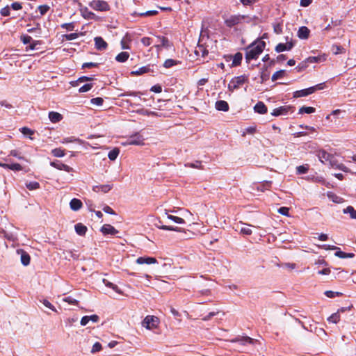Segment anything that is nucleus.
<instances>
[{
  "instance_id": "obj_34",
  "label": "nucleus",
  "mask_w": 356,
  "mask_h": 356,
  "mask_svg": "<svg viewBox=\"0 0 356 356\" xmlns=\"http://www.w3.org/2000/svg\"><path fill=\"white\" fill-rule=\"evenodd\" d=\"M232 342H236L238 341L241 344L245 345L246 343H253L254 340L249 337H245L240 339H234L232 341Z\"/></svg>"
},
{
  "instance_id": "obj_19",
  "label": "nucleus",
  "mask_w": 356,
  "mask_h": 356,
  "mask_svg": "<svg viewBox=\"0 0 356 356\" xmlns=\"http://www.w3.org/2000/svg\"><path fill=\"white\" fill-rule=\"evenodd\" d=\"M164 214L166 216L168 219L172 220L175 223H177V224H184L185 223V220L184 218L169 214L168 211L166 209L164 211Z\"/></svg>"
},
{
  "instance_id": "obj_16",
  "label": "nucleus",
  "mask_w": 356,
  "mask_h": 356,
  "mask_svg": "<svg viewBox=\"0 0 356 356\" xmlns=\"http://www.w3.org/2000/svg\"><path fill=\"white\" fill-rule=\"evenodd\" d=\"M131 36L129 34H126L121 40L120 44L122 49H129V43L131 42Z\"/></svg>"
},
{
  "instance_id": "obj_31",
  "label": "nucleus",
  "mask_w": 356,
  "mask_h": 356,
  "mask_svg": "<svg viewBox=\"0 0 356 356\" xmlns=\"http://www.w3.org/2000/svg\"><path fill=\"white\" fill-rule=\"evenodd\" d=\"M334 255L339 258L341 259H346V258H353L354 257L353 253H346L344 252H342L341 250H337V252H335Z\"/></svg>"
},
{
  "instance_id": "obj_39",
  "label": "nucleus",
  "mask_w": 356,
  "mask_h": 356,
  "mask_svg": "<svg viewBox=\"0 0 356 356\" xmlns=\"http://www.w3.org/2000/svg\"><path fill=\"white\" fill-rule=\"evenodd\" d=\"M103 282H104V284L106 286H108L109 288H111L115 292H117L118 293H122L120 289H119V288L118 287V286L114 284H113L112 282H109V281H108V280H106L105 279L103 280Z\"/></svg>"
},
{
  "instance_id": "obj_43",
  "label": "nucleus",
  "mask_w": 356,
  "mask_h": 356,
  "mask_svg": "<svg viewBox=\"0 0 356 356\" xmlns=\"http://www.w3.org/2000/svg\"><path fill=\"white\" fill-rule=\"evenodd\" d=\"M74 142H77L79 143H83L82 140H81L80 139L76 138L75 137H73V136L72 137L65 138L61 141V143H63V144L68 143H74Z\"/></svg>"
},
{
  "instance_id": "obj_45",
  "label": "nucleus",
  "mask_w": 356,
  "mask_h": 356,
  "mask_svg": "<svg viewBox=\"0 0 356 356\" xmlns=\"http://www.w3.org/2000/svg\"><path fill=\"white\" fill-rule=\"evenodd\" d=\"M26 186L29 190H36L40 188V184L37 181H31L26 183Z\"/></svg>"
},
{
  "instance_id": "obj_42",
  "label": "nucleus",
  "mask_w": 356,
  "mask_h": 356,
  "mask_svg": "<svg viewBox=\"0 0 356 356\" xmlns=\"http://www.w3.org/2000/svg\"><path fill=\"white\" fill-rule=\"evenodd\" d=\"M156 227L159 229H163V230L180 232V229L177 227H172V226H168V225H156Z\"/></svg>"
},
{
  "instance_id": "obj_44",
  "label": "nucleus",
  "mask_w": 356,
  "mask_h": 356,
  "mask_svg": "<svg viewBox=\"0 0 356 356\" xmlns=\"http://www.w3.org/2000/svg\"><path fill=\"white\" fill-rule=\"evenodd\" d=\"M51 154L56 157H63L65 156V152L60 148H56L51 150Z\"/></svg>"
},
{
  "instance_id": "obj_36",
  "label": "nucleus",
  "mask_w": 356,
  "mask_h": 356,
  "mask_svg": "<svg viewBox=\"0 0 356 356\" xmlns=\"http://www.w3.org/2000/svg\"><path fill=\"white\" fill-rule=\"evenodd\" d=\"M324 294L329 298H334L335 297H340L343 296L341 292L333 291H325Z\"/></svg>"
},
{
  "instance_id": "obj_58",
  "label": "nucleus",
  "mask_w": 356,
  "mask_h": 356,
  "mask_svg": "<svg viewBox=\"0 0 356 356\" xmlns=\"http://www.w3.org/2000/svg\"><path fill=\"white\" fill-rule=\"evenodd\" d=\"M102 210L106 213H108L111 215H115V212L113 211V209L108 205H105L103 207Z\"/></svg>"
},
{
  "instance_id": "obj_10",
  "label": "nucleus",
  "mask_w": 356,
  "mask_h": 356,
  "mask_svg": "<svg viewBox=\"0 0 356 356\" xmlns=\"http://www.w3.org/2000/svg\"><path fill=\"white\" fill-rule=\"evenodd\" d=\"M293 42L292 41L287 42L286 43H280L275 47V51L278 53L284 51H289L293 47Z\"/></svg>"
},
{
  "instance_id": "obj_27",
  "label": "nucleus",
  "mask_w": 356,
  "mask_h": 356,
  "mask_svg": "<svg viewBox=\"0 0 356 356\" xmlns=\"http://www.w3.org/2000/svg\"><path fill=\"white\" fill-rule=\"evenodd\" d=\"M306 63H319L325 60V56H310L305 59Z\"/></svg>"
},
{
  "instance_id": "obj_2",
  "label": "nucleus",
  "mask_w": 356,
  "mask_h": 356,
  "mask_svg": "<svg viewBox=\"0 0 356 356\" xmlns=\"http://www.w3.org/2000/svg\"><path fill=\"white\" fill-rule=\"evenodd\" d=\"M248 81V76L243 74L238 76H235L231 79L228 84V90L233 92L235 90L238 89L244 83Z\"/></svg>"
},
{
  "instance_id": "obj_63",
  "label": "nucleus",
  "mask_w": 356,
  "mask_h": 356,
  "mask_svg": "<svg viewBox=\"0 0 356 356\" xmlns=\"http://www.w3.org/2000/svg\"><path fill=\"white\" fill-rule=\"evenodd\" d=\"M282 266L284 268L292 270L296 268V266L293 263H285V264H282Z\"/></svg>"
},
{
  "instance_id": "obj_61",
  "label": "nucleus",
  "mask_w": 356,
  "mask_h": 356,
  "mask_svg": "<svg viewBox=\"0 0 356 356\" xmlns=\"http://www.w3.org/2000/svg\"><path fill=\"white\" fill-rule=\"evenodd\" d=\"M21 132L24 134V135H32L33 134V131L30 129L28 127H22L21 129H20Z\"/></svg>"
},
{
  "instance_id": "obj_62",
  "label": "nucleus",
  "mask_w": 356,
  "mask_h": 356,
  "mask_svg": "<svg viewBox=\"0 0 356 356\" xmlns=\"http://www.w3.org/2000/svg\"><path fill=\"white\" fill-rule=\"evenodd\" d=\"M289 208L283 207L278 209V212L284 216H289Z\"/></svg>"
},
{
  "instance_id": "obj_29",
  "label": "nucleus",
  "mask_w": 356,
  "mask_h": 356,
  "mask_svg": "<svg viewBox=\"0 0 356 356\" xmlns=\"http://www.w3.org/2000/svg\"><path fill=\"white\" fill-rule=\"evenodd\" d=\"M289 110V107L281 106V107L274 109L271 114L274 116H278L280 115L286 114Z\"/></svg>"
},
{
  "instance_id": "obj_21",
  "label": "nucleus",
  "mask_w": 356,
  "mask_h": 356,
  "mask_svg": "<svg viewBox=\"0 0 356 356\" xmlns=\"http://www.w3.org/2000/svg\"><path fill=\"white\" fill-rule=\"evenodd\" d=\"M216 108L218 111H227L229 110V105L227 102L219 100L216 102Z\"/></svg>"
},
{
  "instance_id": "obj_60",
  "label": "nucleus",
  "mask_w": 356,
  "mask_h": 356,
  "mask_svg": "<svg viewBox=\"0 0 356 356\" xmlns=\"http://www.w3.org/2000/svg\"><path fill=\"white\" fill-rule=\"evenodd\" d=\"M141 42L145 46H149L152 44V41L150 38L145 37L141 39Z\"/></svg>"
},
{
  "instance_id": "obj_13",
  "label": "nucleus",
  "mask_w": 356,
  "mask_h": 356,
  "mask_svg": "<svg viewBox=\"0 0 356 356\" xmlns=\"http://www.w3.org/2000/svg\"><path fill=\"white\" fill-rule=\"evenodd\" d=\"M95 47L97 49L102 51L106 49L107 43L101 37L95 38Z\"/></svg>"
},
{
  "instance_id": "obj_55",
  "label": "nucleus",
  "mask_w": 356,
  "mask_h": 356,
  "mask_svg": "<svg viewBox=\"0 0 356 356\" xmlns=\"http://www.w3.org/2000/svg\"><path fill=\"white\" fill-rule=\"evenodd\" d=\"M92 88V84L87 83V84H85L83 86H81L79 89V92H88V90H90Z\"/></svg>"
},
{
  "instance_id": "obj_35",
  "label": "nucleus",
  "mask_w": 356,
  "mask_h": 356,
  "mask_svg": "<svg viewBox=\"0 0 356 356\" xmlns=\"http://www.w3.org/2000/svg\"><path fill=\"white\" fill-rule=\"evenodd\" d=\"M243 226L240 228V233L245 235H250L252 233V229H250V225L243 224Z\"/></svg>"
},
{
  "instance_id": "obj_50",
  "label": "nucleus",
  "mask_w": 356,
  "mask_h": 356,
  "mask_svg": "<svg viewBox=\"0 0 356 356\" xmlns=\"http://www.w3.org/2000/svg\"><path fill=\"white\" fill-rule=\"evenodd\" d=\"M8 169L13 171H21L23 170V167L19 163H11L8 164Z\"/></svg>"
},
{
  "instance_id": "obj_47",
  "label": "nucleus",
  "mask_w": 356,
  "mask_h": 356,
  "mask_svg": "<svg viewBox=\"0 0 356 356\" xmlns=\"http://www.w3.org/2000/svg\"><path fill=\"white\" fill-rule=\"evenodd\" d=\"M10 155L14 157L17 158L19 160H24L26 161H29L27 159H26L24 157L22 156L20 154V152L17 149H13L10 152Z\"/></svg>"
},
{
  "instance_id": "obj_46",
  "label": "nucleus",
  "mask_w": 356,
  "mask_h": 356,
  "mask_svg": "<svg viewBox=\"0 0 356 356\" xmlns=\"http://www.w3.org/2000/svg\"><path fill=\"white\" fill-rule=\"evenodd\" d=\"M332 51L333 54L336 55L339 54H343L345 52V50L343 47L337 44H334L332 46Z\"/></svg>"
},
{
  "instance_id": "obj_37",
  "label": "nucleus",
  "mask_w": 356,
  "mask_h": 356,
  "mask_svg": "<svg viewBox=\"0 0 356 356\" xmlns=\"http://www.w3.org/2000/svg\"><path fill=\"white\" fill-rule=\"evenodd\" d=\"M340 321V314L339 312L332 314L330 317L327 318V321L332 323H337Z\"/></svg>"
},
{
  "instance_id": "obj_32",
  "label": "nucleus",
  "mask_w": 356,
  "mask_h": 356,
  "mask_svg": "<svg viewBox=\"0 0 356 356\" xmlns=\"http://www.w3.org/2000/svg\"><path fill=\"white\" fill-rule=\"evenodd\" d=\"M242 54L241 53H236L233 57H232V67L237 66L241 64L242 60Z\"/></svg>"
},
{
  "instance_id": "obj_49",
  "label": "nucleus",
  "mask_w": 356,
  "mask_h": 356,
  "mask_svg": "<svg viewBox=\"0 0 356 356\" xmlns=\"http://www.w3.org/2000/svg\"><path fill=\"white\" fill-rule=\"evenodd\" d=\"M63 301L73 305L77 306L79 305V301L71 296H67L63 298Z\"/></svg>"
},
{
  "instance_id": "obj_53",
  "label": "nucleus",
  "mask_w": 356,
  "mask_h": 356,
  "mask_svg": "<svg viewBox=\"0 0 356 356\" xmlns=\"http://www.w3.org/2000/svg\"><path fill=\"white\" fill-rule=\"evenodd\" d=\"M256 132L255 127H249L246 128L242 134V136H245L246 134H253Z\"/></svg>"
},
{
  "instance_id": "obj_11",
  "label": "nucleus",
  "mask_w": 356,
  "mask_h": 356,
  "mask_svg": "<svg viewBox=\"0 0 356 356\" xmlns=\"http://www.w3.org/2000/svg\"><path fill=\"white\" fill-rule=\"evenodd\" d=\"M101 232L104 234L115 235L118 233V231L112 225L105 224L101 227Z\"/></svg>"
},
{
  "instance_id": "obj_12",
  "label": "nucleus",
  "mask_w": 356,
  "mask_h": 356,
  "mask_svg": "<svg viewBox=\"0 0 356 356\" xmlns=\"http://www.w3.org/2000/svg\"><path fill=\"white\" fill-rule=\"evenodd\" d=\"M50 165L52 167L60 170H65L68 172L72 171V168L71 167L60 162H51Z\"/></svg>"
},
{
  "instance_id": "obj_15",
  "label": "nucleus",
  "mask_w": 356,
  "mask_h": 356,
  "mask_svg": "<svg viewBox=\"0 0 356 356\" xmlns=\"http://www.w3.org/2000/svg\"><path fill=\"white\" fill-rule=\"evenodd\" d=\"M83 206L82 202L76 198H73L70 202V207L72 211H76Z\"/></svg>"
},
{
  "instance_id": "obj_26",
  "label": "nucleus",
  "mask_w": 356,
  "mask_h": 356,
  "mask_svg": "<svg viewBox=\"0 0 356 356\" xmlns=\"http://www.w3.org/2000/svg\"><path fill=\"white\" fill-rule=\"evenodd\" d=\"M112 188V186L109 184L95 186L93 187V191L95 192L107 193Z\"/></svg>"
},
{
  "instance_id": "obj_57",
  "label": "nucleus",
  "mask_w": 356,
  "mask_h": 356,
  "mask_svg": "<svg viewBox=\"0 0 356 356\" xmlns=\"http://www.w3.org/2000/svg\"><path fill=\"white\" fill-rule=\"evenodd\" d=\"M102 350V345L99 342H96L93 344L92 348L91 349V353H95L99 352Z\"/></svg>"
},
{
  "instance_id": "obj_4",
  "label": "nucleus",
  "mask_w": 356,
  "mask_h": 356,
  "mask_svg": "<svg viewBox=\"0 0 356 356\" xmlns=\"http://www.w3.org/2000/svg\"><path fill=\"white\" fill-rule=\"evenodd\" d=\"M89 6L97 11H108L110 6L108 3L103 0H94L89 3Z\"/></svg>"
},
{
  "instance_id": "obj_30",
  "label": "nucleus",
  "mask_w": 356,
  "mask_h": 356,
  "mask_svg": "<svg viewBox=\"0 0 356 356\" xmlns=\"http://www.w3.org/2000/svg\"><path fill=\"white\" fill-rule=\"evenodd\" d=\"M318 157L322 163L324 161H330V160L332 159V156L330 154L323 150L319 152Z\"/></svg>"
},
{
  "instance_id": "obj_24",
  "label": "nucleus",
  "mask_w": 356,
  "mask_h": 356,
  "mask_svg": "<svg viewBox=\"0 0 356 356\" xmlns=\"http://www.w3.org/2000/svg\"><path fill=\"white\" fill-rule=\"evenodd\" d=\"M75 231L77 234L80 236H83L86 234L87 232V227L82 223H77L74 226Z\"/></svg>"
},
{
  "instance_id": "obj_14",
  "label": "nucleus",
  "mask_w": 356,
  "mask_h": 356,
  "mask_svg": "<svg viewBox=\"0 0 356 356\" xmlns=\"http://www.w3.org/2000/svg\"><path fill=\"white\" fill-rule=\"evenodd\" d=\"M99 320V316L97 315H91V316H85L81 320V325L84 326L86 325L89 321L92 322H97Z\"/></svg>"
},
{
  "instance_id": "obj_22",
  "label": "nucleus",
  "mask_w": 356,
  "mask_h": 356,
  "mask_svg": "<svg viewBox=\"0 0 356 356\" xmlns=\"http://www.w3.org/2000/svg\"><path fill=\"white\" fill-rule=\"evenodd\" d=\"M309 35V30L306 26H301L298 31V36L300 39H307Z\"/></svg>"
},
{
  "instance_id": "obj_33",
  "label": "nucleus",
  "mask_w": 356,
  "mask_h": 356,
  "mask_svg": "<svg viewBox=\"0 0 356 356\" xmlns=\"http://www.w3.org/2000/svg\"><path fill=\"white\" fill-rule=\"evenodd\" d=\"M343 213H349L350 214V217L352 219H356V210L352 206H348V207L344 209H343Z\"/></svg>"
},
{
  "instance_id": "obj_17",
  "label": "nucleus",
  "mask_w": 356,
  "mask_h": 356,
  "mask_svg": "<svg viewBox=\"0 0 356 356\" xmlns=\"http://www.w3.org/2000/svg\"><path fill=\"white\" fill-rule=\"evenodd\" d=\"M314 93V88H308L307 89L301 90L295 92L294 97H305L310 94Z\"/></svg>"
},
{
  "instance_id": "obj_18",
  "label": "nucleus",
  "mask_w": 356,
  "mask_h": 356,
  "mask_svg": "<svg viewBox=\"0 0 356 356\" xmlns=\"http://www.w3.org/2000/svg\"><path fill=\"white\" fill-rule=\"evenodd\" d=\"M330 165L335 169L341 170L343 172H349V169L345 166L343 163H339L333 158L330 161Z\"/></svg>"
},
{
  "instance_id": "obj_7",
  "label": "nucleus",
  "mask_w": 356,
  "mask_h": 356,
  "mask_svg": "<svg viewBox=\"0 0 356 356\" xmlns=\"http://www.w3.org/2000/svg\"><path fill=\"white\" fill-rule=\"evenodd\" d=\"M131 145H143L144 144V138L139 133H135L134 134L129 136Z\"/></svg>"
},
{
  "instance_id": "obj_1",
  "label": "nucleus",
  "mask_w": 356,
  "mask_h": 356,
  "mask_svg": "<svg viewBox=\"0 0 356 356\" xmlns=\"http://www.w3.org/2000/svg\"><path fill=\"white\" fill-rule=\"evenodd\" d=\"M266 47L265 42L258 40L246 48L245 58L247 60L257 59Z\"/></svg>"
},
{
  "instance_id": "obj_51",
  "label": "nucleus",
  "mask_w": 356,
  "mask_h": 356,
  "mask_svg": "<svg viewBox=\"0 0 356 356\" xmlns=\"http://www.w3.org/2000/svg\"><path fill=\"white\" fill-rule=\"evenodd\" d=\"M177 64V61L173 60V59H167L164 63L163 66L166 68H169L172 66H174Z\"/></svg>"
},
{
  "instance_id": "obj_9",
  "label": "nucleus",
  "mask_w": 356,
  "mask_h": 356,
  "mask_svg": "<svg viewBox=\"0 0 356 356\" xmlns=\"http://www.w3.org/2000/svg\"><path fill=\"white\" fill-rule=\"evenodd\" d=\"M136 262L137 264L143 265H151L157 263L156 259L154 257H140L136 260Z\"/></svg>"
},
{
  "instance_id": "obj_25",
  "label": "nucleus",
  "mask_w": 356,
  "mask_h": 356,
  "mask_svg": "<svg viewBox=\"0 0 356 356\" xmlns=\"http://www.w3.org/2000/svg\"><path fill=\"white\" fill-rule=\"evenodd\" d=\"M49 118L51 122L56 123L60 122L63 117L59 113L51 111L49 113Z\"/></svg>"
},
{
  "instance_id": "obj_3",
  "label": "nucleus",
  "mask_w": 356,
  "mask_h": 356,
  "mask_svg": "<svg viewBox=\"0 0 356 356\" xmlns=\"http://www.w3.org/2000/svg\"><path fill=\"white\" fill-rule=\"evenodd\" d=\"M160 323L159 318L155 316L148 315L145 316L142 322L143 327L147 330L156 328Z\"/></svg>"
},
{
  "instance_id": "obj_41",
  "label": "nucleus",
  "mask_w": 356,
  "mask_h": 356,
  "mask_svg": "<svg viewBox=\"0 0 356 356\" xmlns=\"http://www.w3.org/2000/svg\"><path fill=\"white\" fill-rule=\"evenodd\" d=\"M149 72V68L147 67H141L137 70L131 71V74L132 75H140Z\"/></svg>"
},
{
  "instance_id": "obj_64",
  "label": "nucleus",
  "mask_w": 356,
  "mask_h": 356,
  "mask_svg": "<svg viewBox=\"0 0 356 356\" xmlns=\"http://www.w3.org/2000/svg\"><path fill=\"white\" fill-rule=\"evenodd\" d=\"M150 90L156 93H160L162 91V88L160 85H155L151 88Z\"/></svg>"
},
{
  "instance_id": "obj_56",
  "label": "nucleus",
  "mask_w": 356,
  "mask_h": 356,
  "mask_svg": "<svg viewBox=\"0 0 356 356\" xmlns=\"http://www.w3.org/2000/svg\"><path fill=\"white\" fill-rule=\"evenodd\" d=\"M42 304L47 308L50 309L51 310H52L53 312H56L57 310L55 308V307L49 302L47 300H42Z\"/></svg>"
},
{
  "instance_id": "obj_48",
  "label": "nucleus",
  "mask_w": 356,
  "mask_h": 356,
  "mask_svg": "<svg viewBox=\"0 0 356 356\" xmlns=\"http://www.w3.org/2000/svg\"><path fill=\"white\" fill-rule=\"evenodd\" d=\"M285 74V71L282 70H279V71H277L276 72H275L273 76H272V80L273 81H276L282 77H283Z\"/></svg>"
},
{
  "instance_id": "obj_59",
  "label": "nucleus",
  "mask_w": 356,
  "mask_h": 356,
  "mask_svg": "<svg viewBox=\"0 0 356 356\" xmlns=\"http://www.w3.org/2000/svg\"><path fill=\"white\" fill-rule=\"evenodd\" d=\"M49 9V7L47 5L40 6L38 10L41 15H44Z\"/></svg>"
},
{
  "instance_id": "obj_23",
  "label": "nucleus",
  "mask_w": 356,
  "mask_h": 356,
  "mask_svg": "<svg viewBox=\"0 0 356 356\" xmlns=\"http://www.w3.org/2000/svg\"><path fill=\"white\" fill-rule=\"evenodd\" d=\"M18 253L21 254V262L24 266H28L30 264V256L28 253L23 250H18Z\"/></svg>"
},
{
  "instance_id": "obj_28",
  "label": "nucleus",
  "mask_w": 356,
  "mask_h": 356,
  "mask_svg": "<svg viewBox=\"0 0 356 356\" xmlns=\"http://www.w3.org/2000/svg\"><path fill=\"white\" fill-rule=\"evenodd\" d=\"M129 57V54L128 52L122 51L115 56V60L119 63H124L128 60Z\"/></svg>"
},
{
  "instance_id": "obj_5",
  "label": "nucleus",
  "mask_w": 356,
  "mask_h": 356,
  "mask_svg": "<svg viewBox=\"0 0 356 356\" xmlns=\"http://www.w3.org/2000/svg\"><path fill=\"white\" fill-rule=\"evenodd\" d=\"M156 44L155 47L159 51L161 48L169 49L172 44L168 38L161 36H156Z\"/></svg>"
},
{
  "instance_id": "obj_52",
  "label": "nucleus",
  "mask_w": 356,
  "mask_h": 356,
  "mask_svg": "<svg viewBox=\"0 0 356 356\" xmlns=\"http://www.w3.org/2000/svg\"><path fill=\"white\" fill-rule=\"evenodd\" d=\"M309 170L307 165H299L296 168L297 173L299 175L307 173Z\"/></svg>"
},
{
  "instance_id": "obj_6",
  "label": "nucleus",
  "mask_w": 356,
  "mask_h": 356,
  "mask_svg": "<svg viewBox=\"0 0 356 356\" xmlns=\"http://www.w3.org/2000/svg\"><path fill=\"white\" fill-rule=\"evenodd\" d=\"M79 11L81 13V16L86 19H98V17L94 13L89 10V9L87 7L83 6L81 3H79Z\"/></svg>"
},
{
  "instance_id": "obj_38",
  "label": "nucleus",
  "mask_w": 356,
  "mask_h": 356,
  "mask_svg": "<svg viewBox=\"0 0 356 356\" xmlns=\"http://www.w3.org/2000/svg\"><path fill=\"white\" fill-rule=\"evenodd\" d=\"M120 150L118 148H114L108 152V157L111 161H115L118 156Z\"/></svg>"
},
{
  "instance_id": "obj_20",
  "label": "nucleus",
  "mask_w": 356,
  "mask_h": 356,
  "mask_svg": "<svg viewBox=\"0 0 356 356\" xmlns=\"http://www.w3.org/2000/svg\"><path fill=\"white\" fill-rule=\"evenodd\" d=\"M254 110L259 114H265L267 113V107L262 102L257 103L254 106Z\"/></svg>"
},
{
  "instance_id": "obj_54",
  "label": "nucleus",
  "mask_w": 356,
  "mask_h": 356,
  "mask_svg": "<svg viewBox=\"0 0 356 356\" xmlns=\"http://www.w3.org/2000/svg\"><path fill=\"white\" fill-rule=\"evenodd\" d=\"M103 102L104 100L101 97L93 98L90 100L91 104L96 106H102Z\"/></svg>"
},
{
  "instance_id": "obj_40",
  "label": "nucleus",
  "mask_w": 356,
  "mask_h": 356,
  "mask_svg": "<svg viewBox=\"0 0 356 356\" xmlns=\"http://www.w3.org/2000/svg\"><path fill=\"white\" fill-rule=\"evenodd\" d=\"M315 112V108L311 106H302L299 109V113H313Z\"/></svg>"
},
{
  "instance_id": "obj_8",
  "label": "nucleus",
  "mask_w": 356,
  "mask_h": 356,
  "mask_svg": "<svg viewBox=\"0 0 356 356\" xmlns=\"http://www.w3.org/2000/svg\"><path fill=\"white\" fill-rule=\"evenodd\" d=\"M245 20L244 16L237 15L231 16L226 20V24L228 26H233L234 25L242 23Z\"/></svg>"
}]
</instances>
